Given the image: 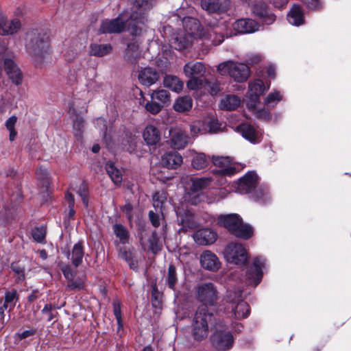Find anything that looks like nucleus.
<instances>
[{"instance_id": "1", "label": "nucleus", "mask_w": 351, "mask_h": 351, "mask_svg": "<svg viewBox=\"0 0 351 351\" xmlns=\"http://www.w3.org/2000/svg\"><path fill=\"white\" fill-rule=\"evenodd\" d=\"M197 298L202 304L198 306L193 318V335L196 340H202L208 335V324L213 317L210 307L217 300V289L210 282L202 284L197 287Z\"/></svg>"}, {"instance_id": "2", "label": "nucleus", "mask_w": 351, "mask_h": 351, "mask_svg": "<svg viewBox=\"0 0 351 351\" xmlns=\"http://www.w3.org/2000/svg\"><path fill=\"white\" fill-rule=\"evenodd\" d=\"M126 27L132 35H139L142 27L136 23L128 19L126 14L122 13L114 19H105L101 23L99 32L101 34H119L123 32Z\"/></svg>"}, {"instance_id": "3", "label": "nucleus", "mask_w": 351, "mask_h": 351, "mask_svg": "<svg viewBox=\"0 0 351 351\" xmlns=\"http://www.w3.org/2000/svg\"><path fill=\"white\" fill-rule=\"evenodd\" d=\"M26 50L37 62H41L49 52V36L43 32L27 34Z\"/></svg>"}, {"instance_id": "4", "label": "nucleus", "mask_w": 351, "mask_h": 351, "mask_svg": "<svg viewBox=\"0 0 351 351\" xmlns=\"http://www.w3.org/2000/svg\"><path fill=\"white\" fill-rule=\"evenodd\" d=\"M218 222L237 237L247 239L253 234L252 228L244 224L241 218L237 214L220 215L218 217Z\"/></svg>"}, {"instance_id": "5", "label": "nucleus", "mask_w": 351, "mask_h": 351, "mask_svg": "<svg viewBox=\"0 0 351 351\" xmlns=\"http://www.w3.org/2000/svg\"><path fill=\"white\" fill-rule=\"evenodd\" d=\"M242 292L241 290L228 291L227 300L228 305L226 308L227 314L230 317L238 319L246 318L250 312L248 304L241 299Z\"/></svg>"}, {"instance_id": "6", "label": "nucleus", "mask_w": 351, "mask_h": 351, "mask_svg": "<svg viewBox=\"0 0 351 351\" xmlns=\"http://www.w3.org/2000/svg\"><path fill=\"white\" fill-rule=\"evenodd\" d=\"M184 23L187 33L178 34L171 40V47L177 50H182L186 48L191 43L195 32L199 29V22L194 18L184 19Z\"/></svg>"}, {"instance_id": "7", "label": "nucleus", "mask_w": 351, "mask_h": 351, "mask_svg": "<svg viewBox=\"0 0 351 351\" xmlns=\"http://www.w3.org/2000/svg\"><path fill=\"white\" fill-rule=\"evenodd\" d=\"M218 70L222 75L228 74L237 82L247 81L250 75V70L247 64L233 61H227L219 64Z\"/></svg>"}, {"instance_id": "8", "label": "nucleus", "mask_w": 351, "mask_h": 351, "mask_svg": "<svg viewBox=\"0 0 351 351\" xmlns=\"http://www.w3.org/2000/svg\"><path fill=\"white\" fill-rule=\"evenodd\" d=\"M224 256L228 263L237 265H243L248 259L245 248L237 243H232L226 246Z\"/></svg>"}, {"instance_id": "9", "label": "nucleus", "mask_w": 351, "mask_h": 351, "mask_svg": "<svg viewBox=\"0 0 351 351\" xmlns=\"http://www.w3.org/2000/svg\"><path fill=\"white\" fill-rule=\"evenodd\" d=\"M210 178H197L191 179L190 191L184 195L185 201L191 204H197L201 201V191L208 187L211 184Z\"/></svg>"}, {"instance_id": "10", "label": "nucleus", "mask_w": 351, "mask_h": 351, "mask_svg": "<svg viewBox=\"0 0 351 351\" xmlns=\"http://www.w3.org/2000/svg\"><path fill=\"white\" fill-rule=\"evenodd\" d=\"M216 330L211 337L213 345L219 350H229L233 344L234 339L230 331L224 330L222 322L216 324Z\"/></svg>"}, {"instance_id": "11", "label": "nucleus", "mask_w": 351, "mask_h": 351, "mask_svg": "<svg viewBox=\"0 0 351 351\" xmlns=\"http://www.w3.org/2000/svg\"><path fill=\"white\" fill-rule=\"evenodd\" d=\"M265 259L261 256L256 257L252 265L247 269L246 283L256 287L261 281L263 276L262 269L265 267Z\"/></svg>"}, {"instance_id": "12", "label": "nucleus", "mask_w": 351, "mask_h": 351, "mask_svg": "<svg viewBox=\"0 0 351 351\" xmlns=\"http://www.w3.org/2000/svg\"><path fill=\"white\" fill-rule=\"evenodd\" d=\"M265 90L264 83L261 80H255L249 83L246 105L250 110L255 111L256 105L259 102V97Z\"/></svg>"}, {"instance_id": "13", "label": "nucleus", "mask_w": 351, "mask_h": 351, "mask_svg": "<svg viewBox=\"0 0 351 351\" xmlns=\"http://www.w3.org/2000/svg\"><path fill=\"white\" fill-rule=\"evenodd\" d=\"M21 27L19 19L8 20L5 14L0 10V34L3 36L12 35Z\"/></svg>"}, {"instance_id": "14", "label": "nucleus", "mask_w": 351, "mask_h": 351, "mask_svg": "<svg viewBox=\"0 0 351 351\" xmlns=\"http://www.w3.org/2000/svg\"><path fill=\"white\" fill-rule=\"evenodd\" d=\"M169 135L171 145L174 149H183L190 143V137L181 128L171 129Z\"/></svg>"}, {"instance_id": "15", "label": "nucleus", "mask_w": 351, "mask_h": 351, "mask_svg": "<svg viewBox=\"0 0 351 351\" xmlns=\"http://www.w3.org/2000/svg\"><path fill=\"white\" fill-rule=\"evenodd\" d=\"M229 0H201L203 10L209 13L221 14L226 12L230 8Z\"/></svg>"}, {"instance_id": "16", "label": "nucleus", "mask_w": 351, "mask_h": 351, "mask_svg": "<svg viewBox=\"0 0 351 351\" xmlns=\"http://www.w3.org/2000/svg\"><path fill=\"white\" fill-rule=\"evenodd\" d=\"M152 0H135L134 4L138 8V11H134L130 14V20L137 23L138 26L143 28V26L147 23V19L144 10L149 8Z\"/></svg>"}, {"instance_id": "17", "label": "nucleus", "mask_w": 351, "mask_h": 351, "mask_svg": "<svg viewBox=\"0 0 351 351\" xmlns=\"http://www.w3.org/2000/svg\"><path fill=\"white\" fill-rule=\"evenodd\" d=\"M258 177L254 172H248L239 179L237 183V191L241 194H245L253 191L257 185Z\"/></svg>"}, {"instance_id": "18", "label": "nucleus", "mask_w": 351, "mask_h": 351, "mask_svg": "<svg viewBox=\"0 0 351 351\" xmlns=\"http://www.w3.org/2000/svg\"><path fill=\"white\" fill-rule=\"evenodd\" d=\"M177 221L182 226L180 230L186 232L189 229L194 228L196 223L193 215L187 209L178 208L176 209Z\"/></svg>"}, {"instance_id": "19", "label": "nucleus", "mask_w": 351, "mask_h": 351, "mask_svg": "<svg viewBox=\"0 0 351 351\" xmlns=\"http://www.w3.org/2000/svg\"><path fill=\"white\" fill-rule=\"evenodd\" d=\"M3 69L14 84L19 85L22 83L21 71L13 60L5 59L3 63Z\"/></svg>"}, {"instance_id": "20", "label": "nucleus", "mask_w": 351, "mask_h": 351, "mask_svg": "<svg viewBox=\"0 0 351 351\" xmlns=\"http://www.w3.org/2000/svg\"><path fill=\"white\" fill-rule=\"evenodd\" d=\"M217 233L211 229H200L195 232L194 241L199 245H207L213 243L217 240Z\"/></svg>"}, {"instance_id": "21", "label": "nucleus", "mask_w": 351, "mask_h": 351, "mask_svg": "<svg viewBox=\"0 0 351 351\" xmlns=\"http://www.w3.org/2000/svg\"><path fill=\"white\" fill-rule=\"evenodd\" d=\"M200 263L202 267L213 271L218 270L221 265L217 256L209 250H206L201 254Z\"/></svg>"}, {"instance_id": "22", "label": "nucleus", "mask_w": 351, "mask_h": 351, "mask_svg": "<svg viewBox=\"0 0 351 351\" xmlns=\"http://www.w3.org/2000/svg\"><path fill=\"white\" fill-rule=\"evenodd\" d=\"M252 12L265 24L269 25L276 20L275 15L269 12L267 5L264 2H256L252 7Z\"/></svg>"}, {"instance_id": "23", "label": "nucleus", "mask_w": 351, "mask_h": 351, "mask_svg": "<svg viewBox=\"0 0 351 351\" xmlns=\"http://www.w3.org/2000/svg\"><path fill=\"white\" fill-rule=\"evenodd\" d=\"M237 129L241 135L251 143H257L261 141L262 136L261 132L252 125L243 123Z\"/></svg>"}, {"instance_id": "24", "label": "nucleus", "mask_w": 351, "mask_h": 351, "mask_svg": "<svg viewBox=\"0 0 351 351\" xmlns=\"http://www.w3.org/2000/svg\"><path fill=\"white\" fill-rule=\"evenodd\" d=\"M233 28L239 34H249L257 31L258 24L252 19H242L234 23Z\"/></svg>"}, {"instance_id": "25", "label": "nucleus", "mask_w": 351, "mask_h": 351, "mask_svg": "<svg viewBox=\"0 0 351 351\" xmlns=\"http://www.w3.org/2000/svg\"><path fill=\"white\" fill-rule=\"evenodd\" d=\"M159 78V74L156 69L147 67L142 69L138 74L140 83L145 86H150L155 84Z\"/></svg>"}, {"instance_id": "26", "label": "nucleus", "mask_w": 351, "mask_h": 351, "mask_svg": "<svg viewBox=\"0 0 351 351\" xmlns=\"http://www.w3.org/2000/svg\"><path fill=\"white\" fill-rule=\"evenodd\" d=\"M213 164L221 168L219 173L223 176H231L235 173V167H231L229 157L215 156L212 157Z\"/></svg>"}, {"instance_id": "27", "label": "nucleus", "mask_w": 351, "mask_h": 351, "mask_svg": "<svg viewBox=\"0 0 351 351\" xmlns=\"http://www.w3.org/2000/svg\"><path fill=\"white\" fill-rule=\"evenodd\" d=\"M161 164L168 169H176L182 163V156L176 152L165 153L161 158Z\"/></svg>"}, {"instance_id": "28", "label": "nucleus", "mask_w": 351, "mask_h": 351, "mask_svg": "<svg viewBox=\"0 0 351 351\" xmlns=\"http://www.w3.org/2000/svg\"><path fill=\"white\" fill-rule=\"evenodd\" d=\"M143 137L147 145H155L160 140V132L156 126L149 124L143 130Z\"/></svg>"}, {"instance_id": "29", "label": "nucleus", "mask_w": 351, "mask_h": 351, "mask_svg": "<svg viewBox=\"0 0 351 351\" xmlns=\"http://www.w3.org/2000/svg\"><path fill=\"white\" fill-rule=\"evenodd\" d=\"M206 68L202 62H189L184 66V73L188 77L203 75Z\"/></svg>"}, {"instance_id": "30", "label": "nucleus", "mask_w": 351, "mask_h": 351, "mask_svg": "<svg viewBox=\"0 0 351 351\" xmlns=\"http://www.w3.org/2000/svg\"><path fill=\"white\" fill-rule=\"evenodd\" d=\"M112 51V46L109 44L93 43L89 47V54L96 57H103L110 54Z\"/></svg>"}, {"instance_id": "31", "label": "nucleus", "mask_w": 351, "mask_h": 351, "mask_svg": "<svg viewBox=\"0 0 351 351\" xmlns=\"http://www.w3.org/2000/svg\"><path fill=\"white\" fill-rule=\"evenodd\" d=\"M289 23L293 25L299 26L304 23V14L299 5H294L287 15Z\"/></svg>"}, {"instance_id": "32", "label": "nucleus", "mask_w": 351, "mask_h": 351, "mask_svg": "<svg viewBox=\"0 0 351 351\" xmlns=\"http://www.w3.org/2000/svg\"><path fill=\"white\" fill-rule=\"evenodd\" d=\"M241 104V99L235 95H227L220 101V108L226 110H233Z\"/></svg>"}, {"instance_id": "33", "label": "nucleus", "mask_w": 351, "mask_h": 351, "mask_svg": "<svg viewBox=\"0 0 351 351\" xmlns=\"http://www.w3.org/2000/svg\"><path fill=\"white\" fill-rule=\"evenodd\" d=\"M193 106V101L191 97L184 96L178 97L174 104L173 108L179 112H184L191 110Z\"/></svg>"}, {"instance_id": "34", "label": "nucleus", "mask_w": 351, "mask_h": 351, "mask_svg": "<svg viewBox=\"0 0 351 351\" xmlns=\"http://www.w3.org/2000/svg\"><path fill=\"white\" fill-rule=\"evenodd\" d=\"M165 86L175 92H180L183 88V82L176 76L167 75L163 80Z\"/></svg>"}, {"instance_id": "35", "label": "nucleus", "mask_w": 351, "mask_h": 351, "mask_svg": "<svg viewBox=\"0 0 351 351\" xmlns=\"http://www.w3.org/2000/svg\"><path fill=\"white\" fill-rule=\"evenodd\" d=\"M106 171L111 178L112 181L117 185L122 182V173L112 162H108L106 165Z\"/></svg>"}, {"instance_id": "36", "label": "nucleus", "mask_w": 351, "mask_h": 351, "mask_svg": "<svg viewBox=\"0 0 351 351\" xmlns=\"http://www.w3.org/2000/svg\"><path fill=\"white\" fill-rule=\"evenodd\" d=\"M139 57L140 53L138 52V45L136 43H131L128 44L125 56V60L133 64L136 62Z\"/></svg>"}, {"instance_id": "37", "label": "nucleus", "mask_w": 351, "mask_h": 351, "mask_svg": "<svg viewBox=\"0 0 351 351\" xmlns=\"http://www.w3.org/2000/svg\"><path fill=\"white\" fill-rule=\"evenodd\" d=\"M191 134L192 136L203 134L208 133V127L206 120H197L193 121L190 125Z\"/></svg>"}, {"instance_id": "38", "label": "nucleus", "mask_w": 351, "mask_h": 351, "mask_svg": "<svg viewBox=\"0 0 351 351\" xmlns=\"http://www.w3.org/2000/svg\"><path fill=\"white\" fill-rule=\"evenodd\" d=\"M192 166L195 169H202L209 164V158L204 153H196L193 157Z\"/></svg>"}, {"instance_id": "39", "label": "nucleus", "mask_w": 351, "mask_h": 351, "mask_svg": "<svg viewBox=\"0 0 351 351\" xmlns=\"http://www.w3.org/2000/svg\"><path fill=\"white\" fill-rule=\"evenodd\" d=\"M84 251L82 244L80 242L75 244L72 250L71 261L75 267H78L82 262Z\"/></svg>"}, {"instance_id": "40", "label": "nucleus", "mask_w": 351, "mask_h": 351, "mask_svg": "<svg viewBox=\"0 0 351 351\" xmlns=\"http://www.w3.org/2000/svg\"><path fill=\"white\" fill-rule=\"evenodd\" d=\"M81 49L82 44L79 43L77 40H73L71 46L65 48L64 56L67 60L70 61L77 56Z\"/></svg>"}, {"instance_id": "41", "label": "nucleus", "mask_w": 351, "mask_h": 351, "mask_svg": "<svg viewBox=\"0 0 351 351\" xmlns=\"http://www.w3.org/2000/svg\"><path fill=\"white\" fill-rule=\"evenodd\" d=\"M151 99L153 101H157L158 104H161L164 107L169 102V94L167 90L164 89L155 90L152 93Z\"/></svg>"}, {"instance_id": "42", "label": "nucleus", "mask_w": 351, "mask_h": 351, "mask_svg": "<svg viewBox=\"0 0 351 351\" xmlns=\"http://www.w3.org/2000/svg\"><path fill=\"white\" fill-rule=\"evenodd\" d=\"M113 232L117 237L120 240L123 244L128 243L129 239V232L126 227L124 226L116 223L113 226Z\"/></svg>"}, {"instance_id": "43", "label": "nucleus", "mask_w": 351, "mask_h": 351, "mask_svg": "<svg viewBox=\"0 0 351 351\" xmlns=\"http://www.w3.org/2000/svg\"><path fill=\"white\" fill-rule=\"evenodd\" d=\"M18 300L17 291L16 290H12L6 291L5 293V300L3 305L9 308V310H12Z\"/></svg>"}, {"instance_id": "44", "label": "nucleus", "mask_w": 351, "mask_h": 351, "mask_svg": "<svg viewBox=\"0 0 351 351\" xmlns=\"http://www.w3.org/2000/svg\"><path fill=\"white\" fill-rule=\"evenodd\" d=\"M282 99V95L278 91L270 93L265 100V104L267 106L274 107Z\"/></svg>"}, {"instance_id": "45", "label": "nucleus", "mask_w": 351, "mask_h": 351, "mask_svg": "<svg viewBox=\"0 0 351 351\" xmlns=\"http://www.w3.org/2000/svg\"><path fill=\"white\" fill-rule=\"evenodd\" d=\"M84 127V120L82 117H77L73 122L74 135L77 139H81Z\"/></svg>"}, {"instance_id": "46", "label": "nucleus", "mask_w": 351, "mask_h": 351, "mask_svg": "<svg viewBox=\"0 0 351 351\" xmlns=\"http://www.w3.org/2000/svg\"><path fill=\"white\" fill-rule=\"evenodd\" d=\"M144 107L147 111L152 114H158L163 108L161 104H158L157 101L153 100H152V101H147Z\"/></svg>"}, {"instance_id": "47", "label": "nucleus", "mask_w": 351, "mask_h": 351, "mask_svg": "<svg viewBox=\"0 0 351 351\" xmlns=\"http://www.w3.org/2000/svg\"><path fill=\"white\" fill-rule=\"evenodd\" d=\"M177 282L176 268L173 265H170L168 268L167 284L169 288L173 289Z\"/></svg>"}, {"instance_id": "48", "label": "nucleus", "mask_w": 351, "mask_h": 351, "mask_svg": "<svg viewBox=\"0 0 351 351\" xmlns=\"http://www.w3.org/2000/svg\"><path fill=\"white\" fill-rule=\"evenodd\" d=\"M204 88L207 90L210 95H217L221 90L220 84L216 82H205Z\"/></svg>"}, {"instance_id": "49", "label": "nucleus", "mask_w": 351, "mask_h": 351, "mask_svg": "<svg viewBox=\"0 0 351 351\" xmlns=\"http://www.w3.org/2000/svg\"><path fill=\"white\" fill-rule=\"evenodd\" d=\"M191 78L187 82V87L190 90H197L204 88V82L202 79L197 77H191Z\"/></svg>"}, {"instance_id": "50", "label": "nucleus", "mask_w": 351, "mask_h": 351, "mask_svg": "<svg viewBox=\"0 0 351 351\" xmlns=\"http://www.w3.org/2000/svg\"><path fill=\"white\" fill-rule=\"evenodd\" d=\"M45 228L44 227L36 228L32 230L33 239L39 243L43 242L45 238Z\"/></svg>"}, {"instance_id": "51", "label": "nucleus", "mask_w": 351, "mask_h": 351, "mask_svg": "<svg viewBox=\"0 0 351 351\" xmlns=\"http://www.w3.org/2000/svg\"><path fill=\"white\" fill-rule=\"evenodd\" d=\"M67 287L70 290H80L84 287V283L83 280L81 278H77L75 280L73 278L71 281L68 282Z\"/></svg>"}, {"instance_id": "52", "label": "nucleus", "mask_w": 351, "mask_h": 351, "mask_svg": "<svg viewBox=\"0 0 351 351\" xmlns=\"http://www.w3.org/2000/svg\"><path fill=\"white\" fill-rule=\"evenodd\" d=\"M207 127H208V132L209 133H215L218 132L220 129V124L217 120L214 119H209L206 120Z\"/></svg>"}, {"instance_id": "53", "label": "nucleus", "mask_w": 351, "mask_h": 351, "mask_svg": "<svg viewBox=\"0 0 351 351\" xmlns=\"http://www.w3.org/2000/svg\"><path fill=\"white\" fill-rule=\"evenodd\" d=\"M65 198L68 202V206L69 209V217H73L75 214V210H74V197L72 195L71 193H67L66 194Z\"/></svg>"}, {"instance_id": "54", "label": "nucleus", "mask_w": 351, "mask_h": 351, "mask_svg": "<svg viewBox=\"0 0 351 351\" xmlns=\"http://www.w3.org/2000/svg\"><path fill=\"white\" fill-rule=\"evenodd\" d=\"M78 194L81 197L83 204L85 206H88V193L86 191V187L85 185L82 184L78 190Z\"/></svg>"}, {"instance_id": "55", "label": "nucleus", "mask_w": 351, "mask_h": 351, "mask_svg": "<svg viewBox=\"0 0 351 351\" xmlns=\"http://www.w3.org/2000/svg\"><path fill=\"white\" fill-rule=\"evenodd\" d=\"M165 197L159 193H156L153 196L154 206L155 208H161Z\"/></svg>"}, {"instance_id": "56", "label": "nucleus", "mask_w": 351, "mask_h": 351, "mask_svg": "<svg viewBox=\"0 0 351 351\" xmlns=\"http://www.w3.org/2000/svg\"><path fill=\"white\" fill-rule=\"evenodd\" d=\"M12 269L17 274L16 280L22 281L25 278L24 269L16 265H12Z\"/></svg>"}, {"instance_id": "57", "label": "nucleus", "mask_w": 351, "mask_h": 351, "mask_svg": "<svg viewBox=\"0 0 351 351\" xmlns=\"http://www.w3.org/2000/svg\"><path fill=\"white\" fill-rule=\"evenodd\" d=\"M255 114L257 118L258 119L265 121H269L271 119V115L269 112L264 108L256 111Z\"/></svg>"}, {"instance_id": "58", "label": "nucleus", "mask_w": 351, "mask_h": 351, "mask_svg": "<svg viewBox=\"0 0 351 351\" xmlns=\"http://www.w3.org/2000/svg\"><path fill=\"white\" fill-rule=\"evenodd\" d=\"M113 310H114V314L117 320V322L119 324H120L121 320V306L118 301H114Z\"/></svg>"}, {"instance_id": "59", "label": "nucleus", "mask_w": 351, "mask_h": 351, "mask_svg": "<svg viewBox=\"0 0 351 351\" xmlns=\"http://www.w3.org/2000/svg\"><path fill=\"white\" fill-rule=\"evenodd\" d=\"M149 219L152 223V225L155 227H158L160 225V217L158 214L155 213L154 211L150 210L149 212Z\"/></svg>"}, {"instance_id": "60", "label": "nucleus", "mask_w": 351, "mask_h": 351, "mask_svg": "<svg viewBox=\"0 0 351 351\" xmlns=\"http://www.w3.org/2000/svg\"><path fill=\"white\" fill-rule=\"evenodd\" d=\"M306 6L311 10L319 9L321 7L319 0H305Z\"/></svg>"}, {"instance_id": "61", "label": "nucleus", "mask_w": 351, "mask_h": 351, "mask_svg": "<svg viewBox=\"0 0 351 351\" xmlns=\"http://www.w3.org/2000/svg\"><path fill=\"white\" fill-rule=\"evenodd\" d=\"M17 121V117L16 116L10 117L5 122V127L8 130H12L14 129L15 124Z\"/></svg>"}, {"instance_id": "62", "label": "nucleus", "mask_w": 351, "mask_h": 351, "mask_svg": "<svg viewBox=\"0 0 351 351\" xmlns=\"http://www.w3.org/2000/svg\"><path fill=\"white\" fill-rule=\"evenodd\" d=\"M96 125L97 127L100 128L101 131L104 132V135H106V130L107 128L106 123L105 119L102 118H98L96 119Z\"/></svg>"}, {"instance_id": "63", "label": "nucleus", "mask_w": 351, "mask_h": 351, "mask_svg": "<svg viewBox=\"0 0 351 351\" xmlns=\"http://www.w3.org/2000/svg\"><path fill=\"white\" fill-rule=\"evenodd\" d=\"M62 272L64 277L68 280L69 282L74 278L73 273L69 267H64L62 269Z\"/></svg>"}, {"instance_id": "64", "label": "nucleus", "mask_w": 351, "mask_h": 351, "mask_svg": "<svg viewBox=\"0 0 351 351\" xmlns=\"http://www.w3.org/2000/svg\"><path fill=\"white\" fill-rule=\"evenodd\" d=\"M35 334V330L31 329L27 330L19 333L18 335L21 339L27 338L30 336H32Z\"/></svg>"}]
</instances>
